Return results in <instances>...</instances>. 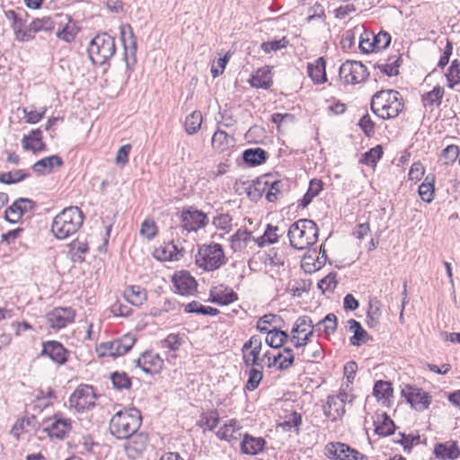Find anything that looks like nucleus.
Instances as JSON below:
<instances>
[{"mask_svg": "<svg viewBox=\"0 0 460 460\" xmlns=\"http://www.w3.org/2000/svg\"><path fill=\"white\" fill-rule=\"evenodd\" d=\"M22 146L25 149H30L34 153L41 151L45 147V144L41 139V130L33 129L22 138Z\"/></svg>", "mask_w": 460, "mask_h": 460, "instance_id": "nucleus-34", "label": "nucleus"}, {"mask_svg": "<svg viewBox=\"0 0 460 460\" xmlns=\"http://www.w3.org/2000/svg\"><path fill=\"white\" fill-rule=\"evenodd\" d=\"M434 182L435 177L432 174H429L425 177L424 181L419 186V195L420 199L427 203H430L434 199Z\"/></svg>", "mask_w": 460, "mask_h": 460, "instance_id": "nucleus-39", "label": "nucleus"}, {"mask_svg": "<svg viewBox=\"0 0 460 460\" xmlns=\"http://www.w3.org/2000/svg\"><path fill=\"white\" fill-rule=\"evenodd\" d=\"M288 40L285 37H283L282 39L278 40L263 42L261 45V49L265 53H270L271 51H278L279 49L286 48L288 46Z\"/></svg>", "mask_w": 460, "mask_h": 460, "instance_id": "nucleus-61", "label": "nucleus"}, {"mask_svg": "<svg viewBox=\"0 0 460 460\" xmlns=\"http://www.w3.org/2000/svg\"><path fill=\"white\" fill-rule=\"evenodd\" d=\"M111 379L114 387L119 390L128 389L131 385L130 379L126 373L115 372L111 375Z\"/></svg>", "mask_w": 460, "mask_h": 460, "instance_id": "nucleus-60", "label": "nucleus"}, {"mask_svg": "<svg viewBox=\"0 0 460 460\" xmlns=\"http://www.w3.org/2000/svg\"><path fill=\"white\" fill-rule=\"evenodd\" d=\"M124 297L132 305L139 306L146 300V293L139 286H130L125 289Z\"/></svg>", "mask_w": 460, "mask_h": 460, "instance_id": "nucleus-36", "label": "nucleus"}, {"mask_svg": "<svg viewBox=\"0 0 460 460\" xmlns=\"http://www.w3.org/2000/svg\"><path fill=\"white\" fill-rule=\"evenodd\" d=\"M75 312L72 307H56L46 315L50 328L60 330L74 322Z\"/></svg>", "mask_w": 460, "mask_h": 460, "instance_id": "nucleus-13", "label": "nucleus"}, {"mask_svg": "<svg viewBox=\"0 0 460 460\" xmlns=\"http://www.w3.org/2000/svg\"><path fill=\"white\" fill-rule=\"evenodd\" d=\"M325 456L328 458L345 460V444L341 442H330L325 447Z\"/></svg>", "mask_w": 460, "mask_h": 460, "instance_id": "nucleus-48", "label": "nucleus"}, {"mask_svg": "<svg viewBox=\"0 0 460 460\" xmlns=\"http://www.w3.org/2000/svg\"><path fill=\"white\" fill-rule=\"evenodd\" d=\"M323 190L322 181L320 180L314 179L310 181L308 190L301 199V206L306 208Z\"/></svg>", "mask_w": 460, "mask_h": 460, "instance_id": "nucleus-45", "label": "nucleus"}, {"mask_svg": "<svg viewBox=\"0 0 460 460\" xmlns=\"http://www.w3.org/2000/svg\"><path fill=\"white\" fill-rule=\"evenodd\" d=\"M233 138L224 130L217 129L212 137L213 147L219 151H226L230 146Z\"/></svg>", "mask_w": 460, "mask_h": 460, "instance_id": "nucleus-42", "label": "nucleus"}, {"mask_svg": "<svg viewBox=\"0 0 460 460\" xmlns=\"http://www.w3.org/2000/svg\"><path fill=\"white\" fill-rule=\"evenodd\" d=\"M279 355L281 356V359L279 360L278 369L286 370L293 365L295 357L291 349L285 348L282 351L279 352Z\"/></svg>", "mask_w": 460, "mask_h": 460, "instance_id": "nucleus-55", "label": "nucleus"}, {"mask_svg": "<svg viewBox=\"0 0 460 460\" xmlns=\"http://www.w3.org/2000/svg\"><path fill=\"white\" fill-rule=\"evenodd\" d=\"M56 14L54 16H43L42 18L34 19L30 23L31 40L34 37L36 32L52 31L56 26Z\"/></svg>", "mask_w": 460, "mask_h": 460, "instance_id": "nucleus-29", "label": "nucleus"}, {"mask_svg": "<svg viewBox=\"0 0 460 460\" xmlns=\"http://www.w3.org/2000/svg\"><path fill=\"white\" fill-rule=\"evenodd\" d=\"M444 88L441 86H435L433 90L425 93L422 96V101L425 105L429 106H437L438 107L441 104L442 98L444 96Z\"/></svg>", "mask_w": 460, "mask_h": 460, "instance_id": "nucleus-51", "label": "nucleus"}, {"mask_svg": "<svg viewBox=\"0 0 460 460\" xmlns=\"http://www.w3.org/2000/svg\"><path fill=\"white\" fill-rule=\"evenodd\" d=\"M213 225L216 228L228 233L232 228V217L228 214H221L214 217Z\"/></svg>", "mask_w": 460, "mask_h": 460, "instance_id": "nucleus-62", "label": "nucleus"}, {"mask_svg": "<svg viewBox=\"0 0 460 460\" xmlns=\"http://www.w3.org/2000/svg\"><path fill=\"white\" fill-rule=\"evenodd\" d=\"M372 38L374 40V45L376 51L383 50L386 49L391 42V35L386 31H380L376 35L373 33Z\"/></svg>", "mask_w": 460, "mask_h": 460, "instance_id": "nucleus-58", "label": "nucleus"}, {"mask_svg": "<svg viewBox=\"0 0 460 460\" xmlns=\"http://www.w3.org/2000/svg\"><path fill=\"white\" fill-rule=\"evenodd\" d=\"M83 222V212L77 207H68L53 218L51 232L57 239L65 240L75 234Z\"/></svg>", "mask_w": 460, "mask_h": 460, "instance_id": "nucleus-2", "label": "nucleus"}, {"mask_svg": "<svg viewBox=\"0 0 460 460\" xmlns=\"http://www.w3.org/2000/svg\"><path fill=\"white\" fill-rule=\"evenodd\" d=\"M141 425V415L135 408L117 411L110 420V431L118 439H126L135 434Z\"/></svg>", "mask_w": 460, "mask_h": 460, "instance_id": "nucleus-3", "label": "nucleus"}, {"mask_svg": "<svg viewBox=\"0 0 460 460\" xmlns=\"http://www.w3.org/2000/svg\"><path fill=\"white\" fill-rule=\"evenodd\" d=\"M337 328V317L333 314H328L323 320L315 324V332H323L329 336L332 334Z\"/></svg>", "mask_w": 460, "mask_h": 460, "instance_id": "nucleus-40", "label": "nucleus"}, {"mask_svg": "<svg viewBox=\"0 0 460 460\" xmlns=\"http://www.w3.org/2000/svg\"><path fill=\"white\" fill-rule=\"evenodd\" d=\"M227 259L221 244L217 243L200 245L195 255L198 267L207 271H213L225 265Z\"/></svg>", "mask_w": 460, "mask_h": 460, "instance_id": "nucleus-5", "label": "nucleus"}, {"mask_svg": "<svg viewBox=\"0 0 460 460\" xmlns=\"http://www.w3.org/2000/svg\"><path fill=\"white\" fill-rule=\"evenodd\" d=\"M241 429L242 427L235 420H231L228 423H225L220 427L217 431V437L220 439L232 443L237 441L241 438Z\"/></svg>", "mask_w": 460, "mask_h": 460, "instance_id": "nucleus-23", "label": "nucleus"}, {"mask_svg": "<svg viewBox=\"0 0 460 460\" xmlns=\"http://www.w3.org/2000/svg\"><path fill=\"white\" fill-rule=\"evenodd\" d=\"M184 312L196 313L203 315H216L218 314V310L217 308L203 305L198 301H191L185 305Z\"/></svg>", "mask_w": 460, "mask_h": 460, "instance_id": "nucleus-47", "label": "nucleus"}, {"mask_svg": "<svg viewBox=\"0 0 460 460\" xmlns=\"http://www.w3.org/2000/svg\"><path fill=\"white\" fill-rule=\"evenodd\" d=\"M175 292L182 296H191L197 290V281L189 271L180 270L172 279Z\"/></svg>", "mask_w": 460, "mask_h": 460, "instance_id": "nucleus-15", "label": "nucleus"}, {"mask_svg": "<svg viewBox=\"0 0 460 460\" xmlns=\"http://www.w3.org/2000/svg\"><path fill=\"white\" fill-rule=\"evenodd\" d=\"M347 65H349V72L351 84H359L367 78L368 72L361 62L347 60Z\"/></svg>", "mask_w": 460, "mask_h": 460, "instance_id": "nucleus-35", "label": "nucleus"}, {"mask_svg": "<svg viewBox=\"0 0 460 460\" xmlns=\"http://www.w3.org/2000/svg\"><path fill=\"white\" fill-rule=\"evenodd\" d=\"M154 255L159 261H179L184 256V249L172 241L156 248L155 250Z\"/></svg>", "mask_w": 460, "mask_h": 460, "instance_id": "nucleus-19", "label": "nucleus"}, {"mask_svg": "<svg viewBox=\"0 0 460 460\" xmlns=\"http://www.w3.org/2000/svg\"><path fill=\"white\" fill-rule=\"evenodd\" d=\"M136 338L131 334H126L119 339L114 340L115 350L119 356L126 354L135 344Z\"/></svg>", "mask_w": 460, "mask_h": 460, "instance_id": "nucleus-50", "label": "nucleus"}, {"mask_svg": "<svg viewBox=\"0 0 460 460\" xmlns=\"http://www.w3.org/2000/svg\"><path fill=\"white\" fill-rule=\"evenodd\" d=\"M44 431L51 438L63 439L71 430V420L63 417L61 414H55L53 417L44 420Z\"/></svg>", "mask_w": 460, "mask_h": 460, "instance_id": "nucleus-12", "label": "nucleus"}, {"mask_svg": "<svg viewBox=\"0 0 460 460\" xmlns=\"http://www.w3.org/2000/svg\"><path fill=\"white\" fill-rule=\"evenodd\" d=\"M70 252L74 257V261H84V255L88 252L89 247L88 243L85 240H81L80 238H76L70 244Z\"/></svg>", "mask_w": 460, "mask_h": 460, "instance_id": "nucleus-44", "label": "nucleus"}, {"mask_svg": "<svg viewBox=\"0 0 460 460\" xmlns=\"http://www.w3.org/2000/svg\"><path fill=\"white\" fill-rule=\"evenodd\" d=\"M96 395L93 386L79 385L69 398V407L77 412L89 411L95 405Z\"/></svg>", "mask_w": 460, "mask_h": 460, "instance_id": "nucleus-7", "label": "nucleus"}, {"mask_svg": "<svg viewBox=\"0 0 460 460\" xmlns=\"http://www.w3.org/2000/svg\"><path fill=\"white\" fill-rule=\"evenodd\" d=\"M120 38L124 46V60L126 67L128 71H132L137 62L136 52H137V41L132 31V28L129 24H122L119 27Z\"/></svg>", "mask_w": 460, "mask_h": 460, "instance_id": "nucleus-10", "label": "nucleus"}, {"mask_svg": "<svg viewBox=\"0 0 460 460\" xmlns=\"http://www.w3.org/2000/svg\"><path fill=\"white\" fill-rule=\"evenodd\" d=\"M315 332V324L307 315L299 316L291 331V342L296 348L306 345L309 337Z\"/></svg>", "mask_w": 460, "mask_h": 460, "instance_id": "nucleus-8", "label": "nucleus"}, {"mask_svg": "<svg viewBox=\"0 0 460 460\" xmlns=\"http://www.w3.org/2000/svg\"><path fill=\"white\" fill-rule=\"evenodd\" d=\"M249 84L254 88L269 89L272 84V73L269 66L259 68L249 79Z\"/></svg>", "mask_w": 460, "mask_h": 460, "instance_id": "nucleus-22", "label": "nucleus"}, {"mask_svg": "<svg viewBox=\"0 0 460 460\" xmlns=\"http://www.w3.org/2000/svg\"><path fill=\"white\" fill-rule=\"evenodd\" d=\"M211 301L221 305H227L237 300V294L224 285L215 287L210 291Z\"/></svg>", "mask_w": 460, "mask_h": 460, "instance_id": "nucleus-21", "label": "nucleus"}, {"mask_svg": "<svg viewBox=\"0 0 460 460\" xmlns=\"http://www.w3.org/2000/svg\"><path fill=\"white\" fill-rule=\"evenodd\" d=\"M202 120V114L199 111H194L190 115H188L184 122L186 133L188 135L196 134L201 127Z\"/></svg>", "mask_w": 460, "mask_h": 460, "instance_id": "nucleus-41", "label": "nucleus"}, {"mask_svg": "<svg viewBox=\"0 0 460 460\" xmlns=\"http://www.w3.org/2000/svg\"><path fill=\"white\" fill-rule=\"evenodd\" d=\"M24 119L27 123L35 124L39 122L46 112V108H41L40 111H36L33 106L23 109Z\"/></svg>", "mask_w": 460, "mask_h": 460, "instance_id": "nucleus-54", "label": "nucleus"}, {"mask_svg": "<svg viewBox=\"0 0 460 460\" xmlns=\"http://www.w3.org/2000/svg\"><path fill=\"white\" fill-rule=\"evenodd\" d=\"M87 51L94 65H104L116 52L115 40L107 33L98 34L91 40Z\"/></svg>", "mask_w": 460, "mask_h": 460, "instance_id": "nucleus-6", "label": "nucleus"}, {"mask_svg": "<svg viewBox=\"0 0 460 460\" xmlns=\"http://www.w3.org/2000/svg\"><path fill=\"white\" fill-rule=\"evenodd\" d=\"M458 156L459 147L456 145H449L442 151L441 159L444 164L449 165L455 163Z\"/></svg>", "mask_w": 460, "mask_h": 460, "instance_id": "nucleus-56", "label": "nucleus"}, {"mask_svg": "<svg viewBox=\"0 0 460 460\" xmlns=\"http://www.w3.org/2000/svg\"><path fill=\"white\" fill-rule=\"evenodd\" d=\"M403 100L395 90H381L371 100V111L382 119L396 118L403 110Z\"/></svg>", "mask_w": 460, "mask_h": 460, "instance_id": "nucleus-1", "label": "nucleus"}, {"mask_svg": "<svg viewBox=\"0 0 460 460\" xmlns=\"http://www.w3.org/2000/svg\"><path fill=\"white\" fill-rule=\"evenodd\" d=\"M28 176L27 173L23 172L22 170H15L13 172H2L0 173V182L5 184L15 183L22 181Z\"/></svg>", "mask_w": 460, "mask_h": 460, "instance_id": "nucleus-53", "label": "nucleus"}, {"mask_svg": "<svg viewBox=\"0 0 460 460\" xmlns=\"http://www.w3.org/2000/svg\"><path fill=\"white\" fill-rule=\"evenodd\" d=\"M180 218L181 227L187 232H197L208 224L207 214L191 207L182 209Z\"/></svg>", "mask_w": 460, "mask_h": 460, "instance_id": "nucleus-11", "label": "nucleus"}, {"mask_svg": "<svg viewBox=\"0 0 460 460\" xmlns=\"http://www.w3.org/2000/svg\"><path fill=\"white\" fill-rule=\"evenodd\" d=\"M5 16L12 22V28L19 40L24 41L31 40L30 24L27 26L26 21L23 18L27 16L24 11L16 12L9 10L5 13Z\"/></svg>", "mask_w": 460, "mask_h": 460, "instance_id": "nucleus-16", "label": "nucleus"}, {"mask_svg": "<svg viewBox=\"0 0 460 460\" xmlns=\"http://www.w3.org/2000/svg\"><path fill=\"white\" fill-rule=\"evenodd\" d=\"M373 394L377 401H382L383 404L387 405L393 396L391 383L383 380L377 381L374 385Z\"/></svg>", "mask_w": 460, "mask_h": 460, "instance_id": "nucleus-38", "label": "nucleus"}, {"mask_svg": "<svg viewBox=\"0 0 460 460\" xmlns=\"http://www.w3.org/2000/svg\"><path fill=\"white\" fill-rule=\"evenodd\" d=\"M446 77L448 88L453 89L456 85L460 84V62L457 59L452 61Z\"/></svg>", "mask_w": 460, "mask_h": 460, "instance_id": "nucleus-49", "label": "nucleus"}, {"mask_svg": "<svg viewBox=\"0 0 460 460\" xmlns=\"http://www.w3.org/2000/svg\"><path fill=\"white\" fill-rule=\"evenodd\" d=\"M127 439L125 449L131 456H134L133 454H141L145 450L148 440L146 435L142 433L137 434V432Z\"/></svg>", "mask_w": 460, "mask_h": 460, "instance_id": "nucleus-28", "label": "nucleus"}, {"mask_svg": "<svg viewBox=\"0 0 460 460\" xmlns=\"http://www.w3.org/2000/svg\"><path fill=\"white\" fill-rule=\"evenodd\" d=\"M56 25L58 26L57 37L65 42H72L79 32L75 22L68 14L64 13H56Z\"/></svg>", "mask_w": 460, "mask_h": 460, "instance_id": "nucleus-14", "label": "nucleus"}, {"mask_svg": "<svg viewBox=\"0 0 460 460\" xmlns=\"http://www.w3.org/2000/svg\"><path fill=\"white\" fill-rule=\"evenodd\" d=\"M375 432L381 437L394 433L395 424L386 412L377 414L374 420Z\"/></svg>", "mask_w": 460, "mask_h": 460, "instance_id": "nucleus-27", "label": "nucleus"}, {"mask_svg": "<svg viewBox=\"0 0 460 460\" xmlns=\"http://www.w3.org/2000/svg\"><path fill=\"white\" fill-rule=\"evenodd\" d=\"M157 234V226L154 220L146 219L140 227V234L147 240L153 239Z\"/></svg>", "mask_w": 460, "mask_h": 460, "instance_id": "nucleus-59", "label": "nucleus"}, {"mask_svg": "<svg viewBox=\"0 0 460 460\" xmlns=\"http://www.w3.org/2000/svg\"><path fill=\"white\" fill-rule=\"evenodd\" d=\"M344 394L341 393L338 396L328 397L327 405L324 407L325 415L332 421L341 419L345 413Z\"/></svg>", "mask_w": 460, "mask_h": 460, "instance_id": "nucleus-20", "label": "nucleus"}, {"mask_svg": "<svg viewBox=\"0 0 460 460\" xmlns=\"http://www.w3.org/2000/svg\"><path fill=\"white\" fill-rule=\"evenodd\" d=\"M349 331L353 332V335L349 339V342L353 346H359L366 343L369 339V334L363 329L360 323L354 319L347 321Z\"/></svg>", "mask_w": 460, "mask_h": 460, "instance_id": "nucleus-32", "label": "nucleus"}, {"mask_svg": "<svg viewBox=\"0 0 460 460\" xmlns=\"http://www.w3.org/2000/svg\"><path fill=\"white\" fill-rule=\"evenodd\" d=\"M262 379V373L255 367H252L249 372V378L246 384V388L249 391L255 390Z\"/></svg>", "mask_w": 460, "mask_h": 460, "instance_id": "nucleus-63", "label": "nucleus"}, {"mask_svg": "<svg viewBox=\"0 0 460 460\" xmlns=\"http://www.w3.org/2000/svg\"><path fill=\"white\" fill-rule=\"evenodd\" d=\"M287 332L274 328L267 332L266 343L271 348H280L288 340Z\"/></svg>", "mask_w": 460, "mask_h": 460, "instance_id": "nucleus-43", "label": "nucleus"}, {"mask_svg": "<svg viewBox=\"0 0 460 460\" xmlns=\"http://www.w3.org/2000/svg\"><path fill=\"white\" fill-rule=\"evenodd\" d=\"M383 155V148L380 145L376 146L369 151L366 152L361 160L367 165L375 166Z\"/></svg>", "mask_w": 460, "mask_h": 460, "instance_id": "nucleus-52", "label": "nucleus"}, {"mask_svg": "<svg viewBox=\"0 0 460 460\" xmlns=\"http://www.w3.org/2000/svg\"><path fill=\"white\" fill-rule=\"evenodd\" d=\"M63 161L60 156L54 155L49 157L42 158L36 162L32 169L35 172L40 174L49 173L55 167H61Z\"/></svg>", "mask_w": 460, "mask_h": 460, "instance_id": "nucleus-30", "label": "nucleus"}, {"mask_svg": "<svg viewBox=\"0 0 460 460\" xmlns=\"http://www.w3.org/2000/svg\"><path fill=\"white\" fill-rule=\"evenodd\" d=\"M400 60L401 57L395 55L388 58V63L377 64L376 67L387 76L397 75L399 73Z\"/></svg>", "mask_w": 460, "mask_h": 460, "instance_id": "nucleus-46", "label": "nucleus"}, {"mask_svg": "<svg viewBox=\"0 0 460 460\" xmlns=\"http://www.w3.org/2000/svg\"><path fill=\"white\" fill-rule=\"evenodd\" d=\"M264 182H261L260 181H252V183H249L247 187H245V190L247 193V196L252 200H256L262 196V193L264 191Z\"/></svg>", "mask_w": 460, "mask_h": 460, "instance_id": "nucleus-57", "label": "nucleus"}, {"mask_svg": "<svg viewBox=\"0 0 460 460\" xmlns=\"http://www.w3.org/2000/svg\"><path fill=\"white\" fill-rule=\"evenodd\" d=\"M265 445V440L261 438H254L249 434L243 436L241 442V450L246 455H256L262 451Z\"/></svg>", "mask_w": 460, "mask_h": 460, "instance_id": "nucleus-31", "label": "nucleus"}, {"mask_svg": "<svg viewBox=\"0 0 460 460\" xmlns=\"http://www.w3.org/2000/svg\"><path fill=\"white\" fill-rule=\"evenodd\" d=\"M268 156V153L260 147L250 148L243 153L244 162L252 166L264 164L267 161Z\"/></svg>", "mask_w": 460, "mask_h": 460, "instance_id": "nucleus-37", "label": "nucleus"}, {"mask_svg": "<svg viewBox=\"0 0 460 460\" xmlns=\"http://www.w3.org/2000/svg\"><path fill=\"white\" fill-rule=\"evenodd\" d=\"M307 72L310 78L316 84L326 81L325 61L323 58H318L307 65Z\"/></svg>", "mask_w": 460, "mask_h": 460, "instance_id": "nucleus-33", "label": "nucleus"}, {"mask_svg": "<svg viewBox=\"0 0 460 460\" xmlns=\"http://www.w3.org/2000/svg\"><path fill=\"white\" fill-rule=\"evenodd\" d=\"M434 453L438 458L443 460H456L460 456V449L455 441L438 444Z\"/></svg>", "mask_w": 460, "mask_h": 460, "instance_id": "nucleus-26", "label": "nucleus"}, {"mask_svg": "<svg viewBox=\"0 0 460 460\" xmlns=\"http://www.w3.org/2000/svg\"><path fill=\"white\" fill-rule=\"evenodd\" d=\"M252 242V233L246 229H238L230 238V247L234 252H243Z\"/></svg>", "mask_w": 460, "mask_h": 460, "instance_id": "nucleus-25", "label": "nucleus"}, {"mask_svg": "<svg viewBox=\"0 0 460 460\" xmlns=\"http://www.w3.org/2000/svg\"><path fill=\"white\" fill-rule=\"evenodd\" d=\"M181 345V339L179 334L171 333L164 340L162 341V347L166 348L172 351H176Z\"/></svg>", "mask_w": 460, "mask_h": 460, "instance_id": "nucleus-64", "label": "nucleus"}, {"mask_svg": "<svg viewBox=\"0 0 460 460\" xmlns=\"http://www.w3.org/2000/svg\"><path fill=\"white\" fill-rule=\"evenodd\" d=\"M35 206L32 199L26 198H19L5 210V218L11 223L18 222L21 217L31 211Z\"/></svg>", "mask_w": 460, "mask_h": 460, "instance_id": "nucleus-17", "label": "nucleus"}, {"mask_svg": "<svg viewBox=\"0 0 460 460\" xmlns=\"http://www.w3.org/2000/svg\"><path fill=\"white\" fill-rule=\"evenodd\" d=\"M402 396L404 397L406 402L417 411L427 410L432 400L431 395L428 392L410 385H406L402 390Z\"/></svg>", "mask_w": 460, "mask_h": 460, "instance_id": "nucleus-9", "label": "nucleus"}, {"mask_svg": "<svg viewBox=\"0 0 460 460\" xmlns=\"http://www.w3.org/2000/svg\"><path fill=\"white\" fill-rule=\"evenodd\" d=\"M288 236L293 248H310L318 241L317 225L311 219H299L289 226Z\"/></svg>", "mask_w": 460, "mask_h": 460, "instance_id": "nucleus-4", "label": "nucleus"}, {"mask_svg": "<svg viewBox=\"0 0 460 460\" xmlns=\"http://www.w3.org/2000/svg\"><path fill=\"white\" fill-rule=\"evenodd\" d=\"M42 354L49 356L54 362L64 364L66 361V350L60 342L50 341L43 344Z\"/></svg>", "mask_w": 460, "mask_h": 460, "instance_id": "nucleus-24", "label": "nucleus"}, {"mask_svg": "<svg viewBox=\"0 0 460 460\" xmlns=\"http://www.w3.org/2000/svg\"><path fill=\"white\" fill-rule=\"evenodd\" d=\"M137 367H140L145 373H158L164 365L163 358L157 353L145 351L136 360Z\"/></svg>", "mask_w": 460, "mask_h": 460, "instance_id": "nucleus-18", "label": "nucleus"}]
</instances>
